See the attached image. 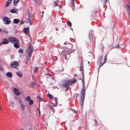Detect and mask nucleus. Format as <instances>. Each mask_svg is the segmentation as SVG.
<instances>
[{"instance_id": "f257e3e1", "label": "nucleus", "mask_w": 130, "mask_h": 130, "mask_svg": "<svg viewBox=\"0 0 130 130\" xmlns=\"http://www.w3.org/2000/svg\"><path fill=\"white\" fill-rule=\"evenodd\" d=\"M83 79H82L83 85V88L81 91V96L80 97V102L81 106H82L83 104L85 94L86 90L85 89V85L84 81V72H83L82 74Z\"/></svg>"}, {"instance_id": "f03ea898", "label": "nucleus", "mask_w": 130, "mask_h": 130, "mask_svg": "<svg viewBox=\"0 0 130 130\" xmlns=\"http://www.w3.org/2000/svg\"><path fill=\"white\" fill-rule=\"evenodd\" d=\"M76 80H70L65 81L62 85V87H64L66 88V90L67 91L70 89V85L75 83L76 82Z\"/></svg>"}, {"instance_id": "7ed1b4c3", "label": "nucleus", "mask_w": 130, "mask_h": 130, "mask_svg": "<svg viewBox=\"0 0 130 130\" xmlns=\"http://www.w3.org/2000/svg\"><path fill=\"white\" fill-rule=\"evenodd\" d=\"M93 32L92 30L90 31L89 33V38L90 42L92 43L95 44V38L94 39L93 37Z\"/></svg>"}, {"instance_id": "20e7f679", "label": "nucleus", "mask_w": 130, "mask_h": 130, "mask_svg": "<svg viewBox=\"0 0 130 130\" xmlns=\"http://www.w3.org/2000/svg\"><path fill=\"white\" fill-rule=\"evenodd\" d=\"M3 20L5 24H9L11 22V21L9 20V18L7 17H4Z\"/></svg>"}, {"instance_id": "39448f33", "label": "nucleus", "mask_w": 130, "mask_h": 130, "mask_svg": "<svg viewBox=\"0 0 130 130\" xmlns=\"http://www.w3.org/2000/svg\"><path fill=\"white\" fill-rule=\"evenodd\" d=\"M8 40L10 42L14 43L18 39L15 37H10L8 38Z\"/></svg>"}, {"instance_id": "423d86ee", "label": "nucleus", "mask_w": 130, "mask_h": 130, "mask_svg": "<svg viewBox=\"0 0 130 130\" xmlns=\"http://www.w3.org/2000/svg\"><path fill=\"white\" fill-rule=\"evenodd\" d=\"M19 64L18 62L14 61L13 63L12 62L10 64V66L13 68H16L18 66Z\"/></svg>"}, {"instance_id": "0eeeda50", "label": "nucleus", "mask_w": 130, "mask_h": 130, "mask_svg": "<svg viewBox=\"0 0 130 130\" xmlns=\"http://www.w3.org/2000/svg\"><path fill=\"white\" fill-rule=\"evenodd\" d=\"M28 49L29 50L27 54H32V52L34 50L33 47L32 46L31 44H29V46Z\"/></svg>"}, {"instance_id": "6e6552de", "label": "nucleus", "mask_w": 130, "mask_h": 130, "mask_svg": "<svg viewBox=\"0 0 130 130\" xmlns=\"http://www.w3.org/2000/svg\"><path fill=\"white\" fill-rule=\"evenodd\" d=\"M57 100V98H55L54 99H53L51 101L52 104H53V106L54 107L56 106L57 105V104L58 103Z\"/></svg>"}, {"instance_id": "1a4fd4ad", "label": "nucleus", "mask_w": 130, "mask_h": 130, "mask_svg": "<svg viewBox=\"0 0 130 130\" xmlns=\"http://www.w3.org/2000/svg\"><path fill=\"white\" fill-rule=\"evenodd\" d=\"M107 54H106L105 55L104 59V63H103L102 64L101 63V64H99V68L98 69V72L99 71V70L100 69V68L101 67L103 64H104V63H105L106 62V60H107Z\"/></svg>"}, {"instance_id": "9d476101", "label": "nucleus", "mask_w": 130, "mask_h": 130, "mask_svg": "<svg viewBox=\"0 0 130 130\" xmlns=\"http://www.w3.org/2000/svg\"><path fill=\"white\" fill-rule=\"evenodd\" d=\"M13 91L16 95L19 96L20 95V93L18 92L19 90L16 88H14L13 89Z\"/></svg>"}, {"instance_id": "9b49d317", "label": "nucleus", "mask_w": 130, "mask_h": 130, "mask_svg": "<svg viewBox=\"0 0 130 130\" xmlns=\"http://www.w3.org/2000/svg\"><path fill=\"white\" fill-rule=\"evenodd\" d=\"M14 46L16 48H18L20 47L19 44H20L18 40H17L14 43Z\"/></svg>"}, {"instance_id": "f8f14e48", "label": "nucleus", "mask_w": 130, "mask_h": 130, "mask_svg": "<svg viewBox=\"0 0 130 130\" xmlns=\"http://www.w3.org/2000/svg\"><path fill=\"white\" fill-rule=\"evenodd\" d=\"M9 43V41L8 40L6 39H3L2 43H0V45H1L2 44H6Z\"/></svg>"}, {"instance_id": "ddd939ff", "label": "nucleus", "mask_w": 130, "mask_h": 130, "mask_svg": "<svg viewBox=\"0 0 130 130\" xmlns=\"http://www.w3.org/2000/svg\"><path fill=\"white\" fill-rule=\"evenodd\" d=\"M24 32L25 34H27L29 32V27L25 28L24 29Z\"/></svg>"}, {"instance_id": "4468645a", "label": "nucleus", "mask_w": 130, "mask_h": 130, "mask_svg": "<svg viewBox=\"0 0 130 130\" xmlns=\"http://www.w3.org/2000/svg\"><path fill=\"white\" fill-rule=\"evenodd\" d=\"M6 76L8 78H11L12 77V73L10 72H8L6 73Z\"/></svg>"}, {"instance_id": "2eb2a0df", "label": "nucleus", "mask_w": 130, "mask_h": 130, "mask_svg": "<svg viewBox=\"0 0 130 130\" xmlns=\"http://www.w3.org/2000/svg\"><path fill=\"white\" fill-rule=\"evenodd\" d=\"M28 55V56H27L26 57V60L27 61H29L32 55L31 54H27Z\"/></svg>"}, {"instance_id": "dca6fc26", "label": "nucleus", "mask_w": 130, "mask_h": 130, "mask_svg": "<svg viewBox=\"0 0 130 130\" xmlns=\"http://www.w3.org/2000/svg\"><path fill=\"white\" fill-rule=\"evenodd\" d=\"M32 1H33L36 4H38L39 5L41 4V1L40 0H31Z\"/></svg>"}, {"instance_id": "f3484780", "label": "nucleus", "mask_w": 130, "mask_h": 130, "mask_svg": "<svg viewBox=\"0 0 130 130\" xmlns=\"http://www.w3.org/2000/svg\"><path fill=\"white\" fill-rule=\"evenodd\" d=\"M103 56H99L98 59V62L99 64H101V61L103 58Z\"/></svg>"}, {"instance_id": "a211bd4d", "label": "nucleus", "mask_w": 130, "mask_h": 130, "mask_svg": "<svg viewBox=\"0 0 130 130\" xmlns=\"http://www.w3.org/2000/svg\"><path fill=\"white\" fill-rule=\"evenodd\" d=\"M126 8V10H128L130 13V2H129L127 4V8Z\"/></svg>"}, {"instance_id": "6ab92c4d", "label": "nucleus", "mask_w": 130, "mask_h": 130, "mask_svg": "<svg viewBox=\"0 0 130 130\" xmlns=\"http://www.w3.org/2000/svg\"><path fill=\"white\" fill-rule=\"evenodd\" d=\"M20 21V20L19 19H15L13 20V23H14L17 24Z\"/></svg>"}, {"instance_id": "aec40b11", "label": "nucleus", "mask_w": 130, "mask_h": 130, "mask_svg": "<svg viewBox=\"0 0 130 130\" xmlns=\"http://www.w3.org/2000/svg\"><path fill=\"white\" fill-rule=\"evenodd\" d=\"M11 1L12 0H8V1L6 3L5 6V7H7L9 5Z\"/></svg>"}, {"instance_id": "412c9836", "label": "nucleus", "mask_w": 130, "mask_h": 130, "mask_svg": "<svg viewBox=\"0 0 130 130\" xmlns=\"http://www.w3.org/2000/svg\"><path fill=\"white\" fill-rule=\"evenodd\" d=\"M17 75L19 77H20L22 76V74L20 71H18L17 73Z\"/></svg>"}, {"instance_id": "4be33fe9", "label": "nucleus", "mask_w": 130, "mask_h": 130, "mask_svg": "<svg viewBox=\"0 0 130 130\" xmlns=\"http://www.w3.org/2000/svg\"><path fill=\"white\" fill-rule=\"evenodd\" d=\"M19 1L20 0H14L13 1L14 5L15 6L17 5Z\"/></svg>"}, {"instance_id": "5701e85b", "label": "nucleus", "mask_w": 130, "mask_h": 130, "mask_svg": "<svg viewBox=\"0 0 130 130\" xmlns=\"http://www.w3.org/2000/svg\"><path fill=\"white\" fill-rule=\"evenodd\" d=\"M25 105H24L23 103H21V107L23 110H25Z\"/></svg>"}, {"instance_id": "b1692460", "label": "nucleus", "mask_w": 130, "mask_h": 130, "mask_svg": "<svg viewBox=\"0 0 130 130\" xmlns=\"http://www.w3.org/2000/svg\"><path fill=\"white\" fill-rule=\"evenodd\" d=\"M67 23L69 26H71L72 25L71 23L69 21H68L67 22Z\"/></svg>"}, {"instance_id": "393cba45", "label": "nucleus", "mask_w": 130, "mask_h": 130, "mask_svg": "<svg viewBox=\"0 0 130 130\" xmlns=\"http://www.w3.org/2000/svg\"><path fill=\"white\" fill-rule=\"evenodd\" d=\"M29 101V105H32L34 102L33 100H32V99H31Z\"/></svg>"}, {"instance_id": "a878e982", "label": "nucleus", "mask_w": 130, "mask_h": 130, "mask_svg": "<svg viewBox=\"0 0 130 130\" xmlns=\"http://www.w3.org/2000/svg\"><path fill=\"white\" fill-rule=\"evenodd\" d=\"M10 12L12 13H16V11L14 9H13L10 10Z\"/></svg>"}, {"instance_id": "bb28decb", "label": "nucleus", "mask_w": 130, "mask_h": 130, "mask_svg": "<svg viewBox=\"0 0 130 130\" xmlns=\"http://www.w3.org/2000/svg\"><path fill=\"white\" fill-rule=\"evenodd\" d=\"M30 100V97L29 96H27L26 99V100L27 101H29Z\"/></svg>"}, {"instance_id": "cd10ccee", "label": "nucleus", "mask_w": 130, "mask_h": 130, "mask_svg": "<svg viewBox=\"0 0 130 130\" xmlns=\"http://www.w3.org/2000/svg\"><path fill=\"white\" fill-rule=\"evenodd\" d=\"M48 97L50 99H52L53 98V96L50 94L48 95Z\"/></svg>"}, {"instance_id": "c85d7f7f", "label": "nucleus", "mask_w": 130, "mask_h": 130, "mask_svg": "<svg viewBox=\"0 0 130 130\" xmlns=\"http://www.w3.org/2000/svg\"><path fill=\"white\" fill-rule=\"evenodd\" d=\"M58 58L57 56H54L52 58L53 60L55 61L57 60L58 59Z\"/></svg>"}, {"instance_id": "c756f323", "label": "nucleus", "mask_w": 130, "mask_h": 130, "mask_svg": "<svg viewBox=\"0 0 130 130\" xmlns=\"http://www.w3.org/2000/svg\"><path fill=\"white\" fill-rule=\"evenodd\" d=\"M39 69V68L38 67H36L35 69L34 72L37 73L38 72V70Z\"/></svg>"}, {"instance_id": "7c9ffc66", "label": "nucleus", "mask_w": 130, "mask_h": 130, "mask_svg": "<svg viewBox=\"0 0 130 130\" xmlns=\"http://www.w3.org/2000/svg\"><path fill=\"white\" fill-rule=\"evenodd\" d=\"M82 62H81V67H80V71H83V65L82 66Z\"/></svg>"}, {"instance_id": "2f4dec72", "label": "nucleus", "mask_w": 130, "mask_h": 130, "mask_svg": "<svg viewBox=\"0 0 130 130\" xmlns=\"http://www.w3.org/2000/svg\"><path fill=\"white\" fill-rule=\"evenodd\" d=\"M19 53H23V50L22 49H20L19 50Z\"/></svg>"}, {"instance_id": "473e14b6", "label": "nucleus", "mask_w": 130, "mask_h": 130, "mask_svg": "<svg viewBox=\"0 0 130 130\" xmlns=\"http://www.w3.org/2000/svg\"><path fill=\"white\" fill-rule=\"evenodd\" d=\"M75 0H72L71 3L72 5L75 7V5L74 4Z\"/></svg>"}, {"instance_id": "72a5a7b5", "label": "nucleus", "mask_w": 130, "mask_h": 130, "mask_svg": "<svg viewBox=\"0 0 130 130\" xmlns=\"http://www.w3.org/2000/svg\"><path fill=\"white\" fill-rule=\"evenodd\" d=\"M31 19V18L30 17L28 18L27 19V21L26 22H27V23L30 22V21Z\"/></svg>"}, {"instance_id": "f704fd0d", "label": "nucleus", "mask_w": 130, "mask_h": 130, "mask_svg": "<svg viewBox=\"0 0 130 130\" xmlns=\"http://www.w3.org/2000/svg\"><path fill=\"white\" fill-rule=\"evenodd\" d=\"M31 87L32 88L34 87V86L35 85V83H31Z\"/></svg>"}, {"instance_id": "c9c22d12", "label": "nucleus", "mask_w": 130, "mask_h": 130, "mask_svg": "<svg viewBox=\"0 0 130 130\" xmlns=\"http://www.w3.org/2000/svg\"><path fill=\"white\" fill-rule=\"evenodd\" d=\"M72 111L74 112L75 113H77V112L76 110H75L74 109H73L72 110Z\"/></svg>"}, {"instance_id": "e433bc0d", "label": "nucleus", "mask_w": 130, "mask_h": 130, "mask_svg": "<svg viewBox=\"0 0 130 130\" xmlns=\"http://www.w3.org/2000/svg\"><path fill=\"white\" fill-rule=\"evenodd\" d=\"M58 2H55V5L56 6H58Z\"/></svg>"}, {"instance_id": "4c0bfd02", "label": "nucleus", "mask_w": 130, "mask_h": 130, "mask_svg": "<svg viewBox=\"0 0 130 130\" xmlns=\"http://www.w3.org/2000/svg\"><path fill=\"white\" fill-rule=\"evenodd\" d=\"M66 53V51L64 50L63 51H62V52H61V54H63V53Z\"/></svg>"}, {"instance_id": "58836bf2", "label": "nucleus", "mask_w": 130, "mask_h": 130, "mask_svg": "<svg viewBox=\"0 0 130 130\" xmlns=\"http://www.w3.org/2000/svg\"><path fill=\"white\" fill-rule=\"evenodd\" d=\"M24 23V21H21L20 22V23L22 24H23Z\"/></svg>"}, {"instance_id": "ea45409f", "label": "nucleus", "mask_w": 130, "mask_h": 130, "mask_svg": "<svg viewBox=\"0 0 130 130\" xmlns=\"http://www.w3.org/2000/svg\"><path fill=\"white\" fill-rule=\"evenodd\" d=\"M95 122V124L96 125H97V126L98 125V123L97 122V121H96V120L94 119V120Z\"/></svg>"}, {"instance_id": "a19ab883", "label": "nucleus", "mask_w": 130, "mask_h": 130, "mask_svg": "<svg viewBox=\"0 0 130 130\" xmlns=\"http://www.w3.org/2000/svg\"><path fill=\"white\" fill-rule=\"evenodd\" d=\"M22 102V101L20 99H19V103H21Z\"/></svg>"}, {"instance_id": "79ce46f5", "label": "nucleus", "mask_w": 130, "mask_h": 130, "mask_svg": "<svg viewBox=\"0 0 130 130\" xmlns=\"http://www.w3.org/2000/svg\"><path fill=\"white\" fill-rule=\"evenodd\" d=\"M105 0V2L104 4H106V3L108 1V0Z\"/></svg>"}, {"instance_id": "37998d69", "label": "nucleus", "mask_w": 130, "mask_h": 130, "mask_svg": "<svg viewBox=\"0 0 130 130\" xmlns=\"http://www.w3.org/2000/svg\"><path fill=\"white\" fill-rule=\"evenodd\" d=\"M119 47V45L118 44H117L116 46L115 47Z\"/></svg>"}, {"instance_id": "c03bdc74", "label": "nucleus", "mask_w": 130, "mask_h": 130, "mask_svg": "<svg viewBox=\"0 0 130 130\" xmlns=\"http://www.w3.org/2000/svg\"><path fill=\"white\" fill-rule=\"evenodd\" d=\"M58 6L60 8H61L62 6V5H58Z\"/></svg>"}, {"instance_id": "a18cd8bd", "label": "nucleus", "mask_w": 130, "mask_h": 130, "mask_svg": "<svg viewBox=\"0 0 130 130\" xmlns=\"http://www.w3.org/2000/svg\"><path fill=\"white\" fill-rule=\"evenodd\" d=\"M37 99H40V96H37Z\"/></svg>"}, {"instance_id": "49530a36", "label": "nucleus", "mask_w": 130, "mask_h": 130, "mask_svg": "<svg viewBox=\"0 0 130 130\" xmlns=\"http://www.w3.org/2000/svg\"><path fill=\"white\" fill-rule=\"evenodd\" d=\"M3 68L0 67V71L3 70Z\"/></svg>"}, {"instance_id": "de8ad7c7", "label": "nucleus", "mask_w": 130, "mask_h": 130, "mask_svg": "<svg viewBox=\"0 0 130 130\" xmlns=\"http://www.w3.org/2000/svg\"><path fill=\"white\" fill-rule=\"evenodd\" d=\"M50 108H51L53 110L54 108L52 106V105L50 106Z\"/></svg>"}, {"instance_id": "09e8293b", "label": "nucleus", "mask_w": 130, "mask_h": 130, "mask_svg": "<svg viewBox=\"0 0 130 130\" xmlns=\"http://www.w3.org/2000/svg\"><path fill=\"white\" fill-rule=\"evenodd\" d=\"M64 56L65 58V59H66V60H67V58H66V57L65 54H64Z\"/></svg>"}, {"instance_id": "8fccbe9b", "label": "nucleus", "mask_w": 130, "mask_h": 130, "mask_svg": "<svg viewBox=\"0 0 130 130\" xmlns=\"http://www.w3.org/2000/svg\"><path fill=\"white\" fill-rule=\"evenodd\" d=\"M77 120V119H74V120H73L72 122H75V120Z\"/></svg>"}, {"instance_id": "3c124183", "label": "nucleus", "mask_w": 130, "mask_h": 130, "mask_svg": "<svg viewBox=\"0 0 130 130\" xmlns=\"http://www.w3.org/2000/svg\"><path fill=\"white\" fill-rule=\"evenodd\" d=\"M27 34V35H28V36H29V37H30V35L28 34L27 33V34Z\"/></svg>"}, {"instance_id": "603ef678", "label": "nucleus", "mask_w": 130, "mask_h": 130, "mask_svg": "<svg viewBox=\"0 0 130 130\" xmlns=\"http://www.w3.org/2000/svg\"><path fill=\"white\" fill-rule=\"evenodd\" d=\"M72 9L74 11L75 10V8H72Z\"/></svg>"}, {"instance_id": "864d4df0", "label": "nucleus", "mask_w": 130, "mask_h": 130, "mask_svg": "<svg viewBox=\"0 0 130 130\" xmlns=\"http://www.w3.org/2000/svg\"><path fill=\"white\" fill-rule=\"evenodd\" d=\"M67 44V43L66 42H64V45H66V44Z\"/></svg>"}, {"instance_id": "5fc2aeb1", "label": "nucleus", "mask_w": 130, "mask_h": 130, "mask_svg": "<svg viewBox=\"0 0 130 130\" xmlns=\"http://www.w3.org/2000/svg\"><path fill=\"white\" fill-rule=\"evenodd\" d=\"M55 29L56 31H58V29L57 28H55Z\"/></svg>"}, {"instance_id": "6e6d98bb", "label": "nucleus", "mask_w": 130, "mask_h": 130, "mask_svg": "<svg viewBox=\"0 0 130 130\" xmlns=\"http://www.w3.org/2000/svg\"><path fill=\"white\" fill-rule=\"evenodd\" d=\"M10 103H11L12 104H13V102H10Z\"/></svg>"}, {"instance_id": "4d7b16f0", "label": "nucleus", "mask_w": 130, "mask_h": 130, "mask_svg": "<svg viewBox=\"0 0 130 130\" xmlns=\"http://www.w3.org/2000/svg\"><path fill=\"white\" fill-rule=\"evenodd\" d=\"M52 79L53 80L54 79H55H55L53 77V78H52Z\"/></svg>"}, {"instance_id": "13d9d810", "label": "nucleus", "mask_w": 130, "mask_h": 130, "mask_svg": "<svg viewBox=\"0 0 130 130\" xmlns=\"http://www.w3.org/2000/svg\"><path fill=\"white\" fill-rule=\"evenodd\" d=\"M57 1L56 2H57L58 3L59 2V1L58 0H57Z\"/></svg>"}, {"instance_id": "bf43d9fd", "label": "nucleus", "mask_w": 130, "mask_h": 130, "mask_svg": "<svg viewBox=\"0 0 130 130\" xmlns=\"http://www.w3.org/2000/svg\"><path fill=\"white\" fill-rule=\"evenodd\" d=\"M78 95H79V94H78V95H77L76 96V97H78Z\"/></svg>"}, {"instance_id": "052dcab7", "label": "nucleus", "mask_w": 130, "mask_h": 130, "mask_svg": "<svg viewBox=\"0 0 130 130\" xmlns=\"http://www.w3.org/2000/svg\"><path fill=\"white\" fill-rule=\"evenodd\" d=\"M15 99H16V100H17L18 99V98L17 97H16L15 98Z\"/></svg>"}, {"instance_id": "680f3d73", "label": "nucleus", "mask_w": 130, "mask_h": 130, "mask_svg": "<svg viewBox=\"0 0 130 130\" xmlns=\"http://www.w3.org/2000/svg\"><path fill=\"white\" fill-rule=\"evenodd\" d=\"M44 13V11H42V14H43Z\"/></svg>"}, {"instance_id": "e2e57ef3", "label": "nucleus", "mask_w": 130, "mask_h": 130, "mask_svg": "<svg viewBox=\"0 0 130 130\" xmlns=\"http://www.w3.org/2000/svg\"><path fill=\"white\" fill-rule=\"evenodd\" d=\"M39 114H40V110L39 109Z\"/></svg>"}, {"instance_id": "0e129e2a", "label": "nucleus", "mask_w": 130, "mask_h": 130, "mask_svg": "<svg viewBox=\"0 0 130 130\" xmlns=\"http://www.w3.org/2000/svg\"><path fill=\"white\" fill-rule=\"evenodd\" d=\"M74 50H73L72 51L74 52Z\"/></svg>"}, {"instance_id": "69168bd1", "label": "nucleus", "mask_w": 130, "mask_h": 130, "mask_svg": "<svg viewBox=\"0 0 130 130\" xmlns=\"http://www.w3.org/2000/svg\"><path fill=\"white\" fill-rule=\"evenodd\" d=\"M0 110H2V109L0 107Z\"/></svg>"}, {"instance_id": "338daca9", "label": "nucleus", "mask_w": 130, "mask_h": 130, "mask_svg": "<svg viewBox=\"0 0 130 130\" xmlns=\"http://www.w3.org/2000/svg\"><path fill=\"white\" fill-rule=\"evenodd\" d=\"M63 68V69H62V71H63V70H64V69Z\"/></svg>"}, {"instance_id": "774afa93", "label": "nucleus", "mask_w": 130, "mask_h": 130, "mask_svg": "<svg viewBox=\"0 0 130 130\" xmlns=\"http://www.w3.org/2000/svg\"><path fill=\"white\" fill-rule=\"evenodd\" d=\"M21 130H24V129H21Z\"/></svg>"}]
</instances>
